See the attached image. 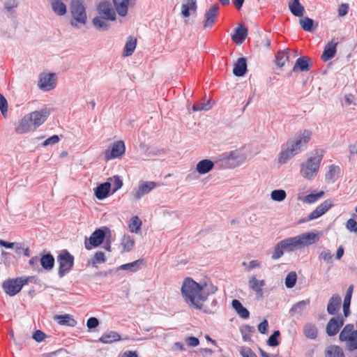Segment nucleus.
<instances>
[{"mask_svg":"<svg viewBox=\"0 0 357 357\" xmlns=\"http://www.w3.org/2000/svg\"><path fill=\"white\" fill-rule=\"evenodd\" d=\"M142 259H138L131 263L122 264L118 269L123 271H130V272H136L140 269V264L142 263Z\"/></svg>","mask_w":357,"mask_h":357,"instance_id":"obj_40","label":"nucleus"},{"mask_svg":"<svg viewBox=\"0 0 357 357\" xmlns=\"http://www.w3.org/2000/svg\"><path fill=\"white\" fill-rule=\"evenodd\" d=\"M142 226V221L137 216H134L131 218L129 224V229L131 232L138 233Z\"/></svg>","mask_w":357,"mask_h":357,"instance_id":"obj_49","label":"nucleus"},{"mask_svg":"<svg viewBox=\"0 0 357 357\" xmlns=\"http://www.w3.org/2000/svg\"><path fill=\"white\" fill-rule=\"evenodd\" d=\"M289 50H287L286 51H280L278 52L276 55V64L280 68L284 66L285 63L289 59Z\"/></svg>","mask_w":357,"mask_h":357,"instance_id":"obj_43","label":"nucleus"},{"mask_svg":"<svg viewBox=\"0 0 357 357\" xmlns=\"http://www.w3.org/2000/svg\"><path fill=\"white\" fill-rule=\"evenodd\" d=\"M59 141V137L58 135H52V137L47 138V139H45L43 144V145L44 146H47L50 144H55L56 143H58Z\"/></svg>","mask_w":357,"mask_h":357,"instance_id":"obj_64","label":"nucleus"},{"mask_svg":"<svg viewBox=\"0 0 357 357\" xmlns=\"http://www.w3.org/2000/svg\"><path fill=\"white\" fill-rule=\"evenodd\" d=\"M342 303L341 297L337 294H333L328 300L327 312L329 314L335 315L340 310Z\"/></svg>","mask_w":357,"mask_h":357,"instance_id":"obj_19","label":"nucleus"},{"mask_svg":"<svg viewBox=\"0 0 357 357\" xmlns=\"http://www.w3.org/2000/svg\"><path fill=\"white\" fill-rule=\"evenodd\" d=\"M97 11L99 16H102L107 20L114 21L116 20V13L113 9L111 3L108 1H102L100 2L97 7Z\"/></svg>","mask_w":357,"mask_h":357,"instance_id":"obj_12","label":"nucleus"},{"mask_svg":"<svg viewBox=\"0 0 357 357\" xmlns=\"http://www.w3.org/2000/svg\"><path fill=\"white\" fill-rule=\"evenodd\" d=\"M28 280L29 278L26 277L9 279L3 282L2 287L8 295L14 296L21 291L24 285L27 284Z\"/></svg>","mask_w":357,"mask_h":357,"instance_id":"obj_8","label":"nucleus"},{"mask_svg":"<svg viewBox=\"0 0 357 357\" xmlns=\"http://www.w3.org/2000/svg\"><path fill=\"white\" fill-rule=\"evenodd\" d=\"M310 59L308 56H301L296 59L293 71L299 70L301 72H307L310 70Z\"/></svg>","mask_w":357,"mask_h":357,"instance_id":"obj_24","label":"nucleus"},{"mask_svg":"<svg viewBox=\"0 0 357 357\" xmlns=\"http://www.w3.org/2000/svg\"><path fill=\"white\" fill-rule=\"evenodd\" d=\"M0 110L2 115L6 117L8 112V102L6 98L0 93Z\"/></svg>","mask_w":357,"mask_h":357,"instance_id":"obj_58","label":"nucleus"},{"mask_svg":"<svg viewBox=\"0 0 357 357\" xmlns=\"http://www.w3.org/2000/svg\"><path fill=\"white\" fill-rule=\"evenodd\" d=\"M287 197V193L285 190L280 189V190H274L271 193V197L273 201L275 202H282Z\"/></svg>","mask_w":357,"mask_h":357,"instance_id":"obj_47","label":"nucleus"},{"mask_svg":"<svg viewBox=\"0 0 357 357\" xmlns=\"http://www.w3.org/2000/svg\"><path fill=\"white\" fill-rule=\"evenodd\" d=\"M333 206V202L331 199H327L323 202L317 208L324 214L328 210H329Z\"/></svg>","mask_w":357,"mask_h":357,"instance_id":"obj_57","label":"nucleus"},{"mask_svg":"<svg viewBox=\"0 0 357 357\" xmlns=\"http://www.w3.org/2000/svg\"><path fill=\"white\" fill-rule=\"evenodd\" d=\"M310 300H303L296 303L295 305L292 306L290 310V313L291 314H301L305 307L309 305Z\"/></svg>","mask_w":357,"mask_h":357,"instance_id":"obj_41","label":"nucleus"},{"mask_svg":"<svg viewBox=\"0 0 357 357\" xmlns=\"http://www.w3.org/2000/svg\"><path fill=\"white\" fill-rule=\"evenodd\" d=\"M111 188V182L106 181L102 183L94 188L95 196L98 199L102 200L109 196Z\"/></svg>","mask_w":357,"mask_h":357,"instance_id":"obj_20","label":"nucleus"},{"mask_svg":"<svg viewBox=\"0 0 357 357\" xmlns=\"http://www.w3.org/2000/svg\"><path fill=\"white\" fill-rule=\"evenodd\" d=\"M214 167L213 161L208 159H204L200 160L196 166V170L200 174H205L209 172Z\"/></svg>","mask_w":357,"mask_h":357,"instance_id":"obj_25","label":"nucleus"},{"mask_svg":"<svg viewBox=\"0 0 357 357\" xmlns=\"http://www.w3.org/2000/svg\"><path fill=\"white\" fill-rule=\"evenodd\" d=\"M126 151L125 144L122 140L115 142L111 148V150L105 151V158L106 161L113 158H116L124 154Z\"/></svg>","mask_w":357,"mask_h":357,"instance_id":"obj_13","label":"nucleus"},{"mask_svg":"<svg viewBox=\"0 0 357 357\" xmlns=\"http://www.w3.org/2000/svg\"><path fill=\"white\" fill-rule=\"evenodd\" d=\"M105 238V231L102 229H96L91 235L89 239L84 242L85 248L88 250L93 248H96L101 245Z\"/></svg>","mask_w":357,"mask_h":357,"instance_id":"obj_10","label":"nucleus"},{"mask_svg":"<svg viewBox=\"0 0 357 357\" xmlns=\"http://www.w3.org/2000/svg\"><path fill=\"white\" fill-rule=\"evenodd\" d=\"M312 135V131L305 129L294 139L287 141V144L291 147L296 154H298L307 147V144L311 139Z\"/></svg>","mask_w":357,"mask_h":357,"instance_id":"obj_6","label":"nucleus"},{"mask_svg":"<svg viewBox=\"0 0 357 357\" xmlns=\"http://www.w3.org/2000/svg\"><path fill=\"white\" fill-rule=\"evenodd\" d=\"M323 214L322 213L316 208L313 211H312L307 217L302 218L299 220L298 223H303L305 222L310 220H312L314 219H317L321 216Z\"/></svg>","mask_w":357,"mask_h":357,"instance_id":"obj_53","label":"nucleus"},{"mask_svg":"<svg viewBox=\"0 0 357 357\" xmlns=\"http://www.w3.org/2000/svg\"><path fill=\"white\" fill-rule=\"evenodd\" d=\"M299 23L302 29L305 31L311 32L314 30V20L308 17L300 19Z\"/></svg>","mask_w":357,"mask_h":357,"instance_id":"obj_42","label":"nucleus"},{"mask_svg":"<svg viewBox=\"0 0 357 357\" xmlns=\"http://www.w3.org/2000/svg\"><path fill=\"white\" fill-rule=\"evenodd\" d=\"M231 305L240 317L243 319L249 318V311L242 305V303L238 300L234 299L231 302Z\"/></svg>","mask_w":357,"mask_h":357,"instance_id":"obj_29","label":"nucleus"},{"mask_svg":"<svg viewBox=\"0 0 357 357\" xmlns=\"http://www.w3.org/2000/svg\"><path fill=\"white\" fill-rule=\"evenodd\" d=\"M337 44L338 43L335 39H332L326 45L321 56L324 61H327L335 56Z\"/></svg>","mask_w":357,"mask_h":357,"instance_id":"obj_18","label":"nucleus"},{"mask_svg":"<svg viewBox=\"0 0 357 357\" xmlns=\"http://www.w3.org/2000/svg\"><path fill=\"white\" fill-rule=\"evenodd\" d=\"M56 79L54 73L41 74L38 86L43 91H50L56 86Z\"/></svg>","mask_w":357,"mask_h":357,"instance_id":"obj_15","label":"nucleus"},{"mask_svg":"<svg viewBox=\"0 0 357 357\" xmlns=\"http://www.w3.org/2000/svg\"><path fill=\"white\" fill-rule=\"evenodd\" d=\"M285 148L282 150L280 153L278 161L280 163L284 164L293 156L296 155L291 149L289 146H287V143L284 145Z\"/></svg>","mask_w":357,"mask_h":357,"instance_id":"obj_36","label":"nucleus"},{"mask_svg":"<svg viewBox=\"0 0 357 357\" xmlns=\"http://www.w3.org/2000/svg\"><path fill=\"white\" fill-rule=\"evenodd\" d=\"M351 298L345 297L343 302V312L345 317H347L350 314V305Z\"/></svg>","mask_w":357,"mask_h":357,"instance_id":"obj_60","label":"nucleus"},{"mask_svg":"<svg viewBox=\"0 0 357 357\" xmlns=\"http://www.w3.org/2000/svg\"><path fill=\"white\" fill-rule=\"evenodd\" d=\"M107 181H109L112 183L113 193L120 189L123 185V181L121 177L118 175L109 178Z\"/></svg>","mask_w":357,"mask_h":357,"instance_id":"obj_48","label":"nucleus"},{"mask_svg":"<svg viewBox=\"0 0 357 357\" xmlns=\"http://www.w3.org/2000/svg\"><path fill=\"white\" fill-rule=\"evenodd\" d=\"M71 19L70 24L76 29H79L87 22L86 7L79 0L73 1L70 6Z\"/></svg>","mask_w":357,"mask_h":357,"instance_id":"obj_4","label":"nucleus"},{"mask_svg":"<svg viewBox=\"0 0 357 357\" xmlns=\"http://www.w3.org/2000/svg\"><path fill=\"white\" fill-rule=\"evenodd\" d=\"M219 6L218 4L213 5L205 14V20L204 22V26L205 28L212 27L215 19L217 17Z\"/></svg>","mask_w":357,"mask_h":357,"instance_id":"obj_21","label":"nucleus"},{"mask_svg":"<svg viewBox=\"0 0 357 357\" xmlns=\"http://www.w3.org/2000/svg\"><path fill=\"white\" fill-rule=\"evenodd\" d=\"M246 155L238 150L226 152L222 154L221 160L229 168H235L242 165L246 160Z\"/></svg>","mask_w":357,"mask_h":357,"instance_id":"obj_9","label":"nucleus"},{"mask_svg":"<svg viewBox=\"0 0 357 357\" xmlns=\"http://www.w3.org/2000/svg\"><path fill=\"white\" fill-rule=\"evenodd\" d=\"M339 339L346 342V348L349 351L357 349V331L354 330V325L347 324L340 332Z\"/></svg>","mask_w":357,"mask_h":357,"instance_id":"obj_5","label":"nucleus"},{"mask_svg":"<svg viewBox=\"0 0 357 357\" xmlns=\"http://www.w3.org/2000/svg\"><path fill=\"white\" fill-rule=\"evenodd\" d=\"M57 262L59 265L58 275L61 278L73 269L74 257L68 250H64L57 256Z\"/></svg>","mask_w":357,"mask_h":357,"instance_id":"obj_7","label":"nucleus"},{"mask_svg":"<svg viewBox=\"0 0 357 357\" xmlns=\"http://www.w3.org/2000/svg\"><path fill=\"white\" fill-rule=\"evenodd\" d=\"M319 259L325 261H330L333 258V255L329 250H324L319 255Z\"/></svg>","mask_w":357,"mask_h":357,"instance_id":"obj_62","label":"nucleus"},{"mask_svg":"<svg viewBox=\"0 0 357 357\" xmlns=\"http://www.w3.org/2000/svg\"><path fill=\"white\" fill-rule=\"evenodd\" d=\"M324 153V151L322 149L315 150L314 155L307 159L305 163L301 164V174L304 178L311 180L317 175Z\"/></svg>","mask_w":357,"mask_h":357,"instance_id":"obj_3","label":"nucleus"},{"mask_svg":"<svg viewBox=\"0 0 357 357\" xmlns=\"http://www.w3.org/2000/svg\"><path fill=\"white\" fill-rule=\"evenodd\" d=\"M296 280L297 275L296 272L291 271L285 278V286L289 289L293 288L296 284Z\"/></svg>","mask_w":357,"mask_h":357,"instance_id":"obj_50","label":"nucleus"},{"mask_svg":"<svg viewBox=\"0 0 357 357\" xmlns=\"http://www.w3.org/2000/svg\"><path fill=\"white\" fill-rule=\"evenodd\" d=\"M113 3L116 13L121 17H125L128 13L129 0H113Z\"/></svg>","mask_w":357,"mask_h":357,"instance_id":"obj_27","label":"nucleus"},{"mask_svg":"<svg viewBox=\"0 0 357 357\" xmlns=\"http://www.w3.org/2000/svg\"><path fill=\"white\" fill-rule=\"evenodd\" d=\"M247 71V62L244 57L238 58L233 69V73L236 77L243 76Z\"/></svg>","mask_w":357,"mask_h":357,"instance_id":"obj_23","label":"nucleus"},{"mask_svg":"<svg viewBox=\"0 0 357 357\" xmlns=\"http://www.w3.org/2000/svg\"><path fill=\"white\" fill-rule=\"evenodd\" d=\"M258 331L262 334H267L268 332V322L266 319H264L258 325Z\"/></svg>","mask_w":357,"mask_h":357,"instance_id":"obj_63","label":"nucleus"},{"mask_svg":"<svg viewBox=\"0 0 357 357\" xmlns=\"http://www.w3.org/2000/svg\"><path fill=\"white\" fill-rule=\"evenodd\" d=\"M265 285L264 280H259L255 276H252L249 280V287L257 294L262 296V287Z\"/></svg>","mask_w":357,"mask_h":357,"instance_id":"obj_30","label":"nucleus"},{"mask_svg":"<svg viewBox=\"0 0 357 357\" xmlns=\"http://www.w3.org/2000/svg\"><path fill=\"white\" fill-rule=\"evenodd\" d=\"M121 244L124 251L130 252L134 246L135 241L129 235H124L121 239Z\"/></svg>","mask_w":357,"mask_h":357,"instance_id":"obj_44","label":"nucleus"},{"mask_svg":"<svg viewBox=\"0 0 357 357\" xmlns=\"http://www.w3.org/2000/svg\"><path fill=\"white\" fill-rule=\"evenodd\" d=\"M248 36V29L241 25L235 29V33L231 36L232 40L236 44L243 43Z\"/></svg>","mask_w":357,"mask_h":357,"instance_id":"obj_22","label":"nucleus"},{"mask_svg":"<svg viewBox=\"0 0 357 357\" xmlns=\"http://www.w3.org/2000/svg\"><path fill=\"white\" fill-rule=\"evenodd\" d=\"M353 218H350L346 222V228L351 232H354L357 234V222L354 219V218H357L356 214L352 215Z\"/></svg>","mask_w":357,"mask_h":357,"instance_id":"obj_54","label":"nucleus"},{"mask_svg":"<svg viewBox=\"0 0 357 357\" xmlns=\"http://www.w3.org/2000/svg\"><path fill=\"white\" fill-rule=\"evenodd\" d=\"M106 20H107L102 16H97L93 19V25L99 31H107L109 25L106 22Z\"/></svg>","mask_w":357,"mask_h":357,"instance_id":"obj_39","label":"nucleus"},{"mask_svg":"<svg viewBox=\"0 0 357 357\" xmlns=\"http://www.w3.org/2000/svg\"><path fill=\"white\" fill-rule=\"evenodd\" d=\"M289 8L291 13L296 17H303L304 7L299 0H291L289 3Z\"/></svg>","mask_w":357,"mask_h":357,"instance_id":"obj_31","label":"nucleus"},{"mask_svg":"<svg viewBox=\"0 0 357 357\" xmlns=\"http://www.w3.org/2000/svg\"><path fill=\"white\" fill-rule=\"evenodd\" d=\"M54 319L61 325H66L71 327H74L77 325V321L68 314L56 315Z\"/></svg>","mask_w":357,"mask_h":357,"instance_id":"obj_35","label":"nucleus"},{"mask_svg":"<svg viewBox=\"0 0 357 357\" xmlns=\"http://www.w3.org/2000/svg\"><path fill=\"white\" fill-rule=\"evenodd\" d=\"M239 351L242 357H257L249 347H241Z\"/></svg>","mask_w":357,"mask_h":357,"instance_id":"obj_59","label":"nucleus"},{"mask_svg":"<svg viewBox=\"0 0 357 357\" xmlns=\"http://www.w3.org/2000/svg\"><path fill=\"white\" fill-rule=\"evenodd\" d=\"M211 108V105L209 101L206 102L196 103L192 106V111L197 112L205 110L207 111Z\"/></svg>","mask_w":357,"mask_h":357,"instance_id":"obj_56","label":"nucleus"},{"mask_svg":"<svg viewBox=\"0 0 357 357\" xmlns=\"http://www.w3.org/2000/svg\"><path fill=\"white\" fill-rule=\"evenodd\" d=\"M326 357H345L341 347L331 345L326 350Z\"/></svg>","mask_w":357,"mask_h":357,"instance_id":"obj_38","label":"nucleus"},{"mask_svg":"<svg viewBox=\"0 0 357 357\" xmlns=\"http://www.w3.org/2000/svg\"><path fill=\"white\" fill-rule=\"evenodd\" d=\"M50 114V109L47 107L43 108L39 111H34L29 114L36 129L41 126L47 120Z\"/></svg>","mask_w":357,"mask_h":357,"instance_id":"obj_16","label":"nucleus"},{"mask_svg":"<svg viewBox=\"0 0 357 357\" xmlns=\"http://www.w3.org/2000/svg\"><path fill=\"white\" fill-rule=\"evenodd\" d=\"M136 45H137V42H136L135 39L129 38L128 40V41L126 42L125 47H124V50H123L124 55L125 56L131 55L133 53L134 50H135Z\"/></svg>","mask_w":357,"mask_h":357,"instance_id":"obj_45","label":"nucleus"},{"mask_svg":"<svg viewBox=\"0 0 357 357\" xmlns=\"http://www.w3.org/2000/svg\"><path fill=\"white\" fill-rule=\"evenodd\" d=\"M318 241V234L311 231L287 238L282 240V242L285 248V252H291L312 245Z\"/></svg>","mask_w":357,"mask_h":357,"instance_id":"obj_2","label":"nucleus"},{"mask_svg":"<svg viewBox=\"0 0 357 357\" xmlns=\"http://www.w3.org/2000/svg\"><path fill=\"white\" fill-rule=\"evenodd\" d=\"M158 186V183L154 181L141 182L137 188H135L132 194L135 199L139 200L144 195L150 192Z\"/></svg>","mask_w":357,"mask_h":357,"instance_id":"obj_11","label":"nucleus"},{"mask_svg":"<svg viewBox=\"0 0 357 357\" xmlns=\"http://www.w3.org/2000/svg\"><path fill=\"white\" fill-rule=\"evenodd\" d=\"M39 261L45 270L50 271L54 268L55 261L52 254L47 253L43 255L40 259H39Z\"/></svg>","mask_w":357,"mask_h":357,"instance_id":"obj_28","label":"nucleus"},{"mask_svg":"<svg viewBox=\"0 0 357 357\" xmlns=\"http://www.w3.org/2000/svg\"><path fill=\"white\" fill-rule=\"evenodd\" d=\"M217 288L212 284L197 283L190 278H186L181 286V294L185 302L190 307L202 310L205 313H211L212 310L204 307V303L208 296L214 294Z\"/></svg>","mask_w":357,"mask_h":357,"instance_id":"obj_1","label":"nucleus"},{"mask_svg":"<svg viewBox=\"0 0 357 357\" xmlns=\"http://www.w3.org/2000/svg\"><path fill=\"white\" fill-rule=\"evenodd\" d=\"M51 7L53 12L59 16H63L67 12L66 4L61 0H52Z\"/></svg>","mask_w":357,"mask_h":357,"instance_id":"obj_32","label":"nucleus"},{"mask_svg":"<svg viewBox=\"0 0 357 357\" xmlns=\"http://www.w3.org/2000/svg\"><path fill=\"white\" fill-rule=\"evenodd\" d=\"M121 340V335L115 331H109L104 333L100 338L99 342L104 344H111Z\"/></svg>","mask_w":357,"mask_h":357,"instance_id":"obj_34","label":"nucleus"},{"mask_svg":"<svg viewBox=\"0 0 357 357\" xmlns=\"http://www.w3.org/2000/svg\"><path fill=\"white\" fill-rule=\"evenodd\" d=\"M344 320L341 314L332 317L326 324V331L328 336H334L343 326Z\"/></svg>","mask_w":357,"mask_h":357,"instance_id":"obj_14","label":"nucleus"},{"mask_svg":"<svg viewBox=\"0 0 357 357\" xmlns=\"http://www.w3.org/2000/svg\"><path fill=\"white\" fill-rule=\"evenodd\" d=\"M324 191H320L317 193H310L305 196L303 199V201L307 204H312L316 202L320 198H321L324 196Z\"/></svg>","mask_w":357,"mask_h":357,"instance_id":"obj_46","label":"nucleus"},{"mask_svg":"<svg viewBox=\"0 0 357 357\" xmlns=\"http://www.w3.org/2000/svg\"><path fill=\"white\" fill-rule=\"evenodd\" d=\"M303 333L306 338L315 340L317 337L318 330L314 324L306 323L303 326Z\"/></svg>","mask_w":357,"mask_h":357,"instance_id":"obj_26","label":"nucleus"},{"mask_svg":"<svg viewBox=\"0 0 357 357\" xmlns=\"http://www.w3.org/2000/svg\"><path fill=\"white\" fill-rule=\"evenodd\" d=\"M185 342L187 344V345L190 347H195L199 344V339L193 336L187 337L185 339Z\"/></svg>","mask_w":357,"mask_h":357,"instance_id":"obj_61","label":"nucleus"},{"mask_svg":"<svg viewBox=\"0 0 357 357\" xmlns=\"http://www.w3.org/2000/svg\"><path fill=\"white\" fill-rule=\"evenodd\" d=\"M36 130L30 116L29 114L25 115L18 123L15 127V132L17 134H25L32 130Z\"/></svg>","mask_w":357,"mask_h":357,"instance_id":"obj_17","label":"nucleus"},{"mask_svg":"<svg viewBox=\"0 0 357 357\" xmlns=\"http://www.w3.org/2000/svg\"><path fill=\"white\" fill-rule=\"evenodd\" d=\"M284 251H285V248L284 247L282 241H280L275 245L274 248V252L271 257L272 259L275 260L280 258L283 255Z\"/></svg>","mask_w":357,"mask_h":357,"instance_id":"obj_52","label":"nucleus"},{"mask_svg":"<svg viewBox=\"0 0 357 357\" xmlns=\"http://www.w3.org/2000/svg\"><path fill=\"white\" fill-rule=\"evenodd\" d=\"M340 169L338 166L331 165L328 167V171L325 175V179L328 183H334L339 176Z\"/></svg>","mask_w":357,"mask_h":357,"instance_id":"obj_33","label":"nucleus"},{"mask_svg":"<svg viewBox=\"0 0 357 357\" xmlns=\"http://www.w3.org/2000/svg\"><path fill=\"white\" fill-rule=\"evenodd\" d=\"M280 335L279 331H275L273 333L268 337L267 340V344L270 347H276L279 344L278 340V337Z\"/></svg>","mask_w":357,"mask_h":357,"instance_id":"obj_55","label":"nucleus"},{"mask_svg":"<svg viewBox=\"0 0 357 357\" xmlns=\"http://www.w3.org/2000/svg\"><path fill=\"white\" fill-rule=\"evenodd\" d=\"M106 259L105 257V254L102 252H96L94 255L93 259L89 261V264L92 266L96 267V264L98 263H104L105 262Z\"/></svg>","mask_w":357,"mask_h":357,"instance_id":"obj_51","label":"nucleus"},{"mask_svg":"<svg viewBox=\"0 0 357 357\" xmlns=\"http://www.w3.org/2000/svg\"><path fill=\"white\" fill-rule=\"evenodd\" d=\"M197 9L196 0H186V3H183L181 6V14L183 17L190 16V10L195 11Z\"/></svg>","mask_w":357,"mask_h":357,"instance_id":"obj_37","label":"nucleus"}]
</instances>
